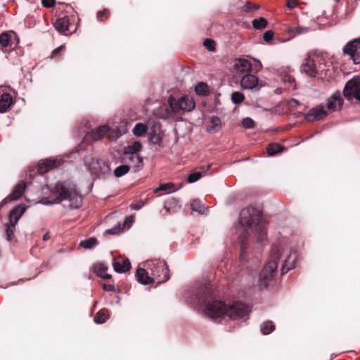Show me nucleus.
I'll return each mask as SVG.
<instances>
[{
    "instance_id": "nucleus-56",
    "label": "nucleus",
    "mask_w": 360,
    "mask_h": 360,
    "mask_svg": "<svg viewBox=\"0 0 360 360\" xmlns=\"http://www.w3.org/2000/svg\"><path fill=\"white\" fill-rule=\"evenodd\" d=\"M294 104H295V105H298V104H299V102H298L297 100H295V99H292V100L290 101V105H294Z\"/></svg>"
},
{
    "instance_id": "nucleus-18",
    "label": "nucleus",
    "mask_w": 360,
    "mask_h": 360,
    "mask_svg": "<svg viewBox=\"0 0 360 360\" xmlns=\"http://www.w3.org/2000/svg\"><path fill=\"white\" fill-rule=\"evenodd\" d=\"M13 104L14 101L10 94H2L0 96V113L6 112Z\"/></svg>"
},
{
    "instance_id": "nucleus-31",
    "label": "nucleus",
    "mask_w": 360,
    "mask_h": 360,
    "mask_svg": "<svg viewBox=\"0 0 360 360\" xmlns=\"http://www.w3.org/2000/svg\"><path fill=\"white\" fill-rule=\"evenodd\" d=\"M98 245V240L96 238L91 237L88 239L82 240L80 242V246L85 249H91L96 247Z\"/></svg>"
},
{
    "instance_id": "nucleus-53",
    "label": "nucleus",
    "mask_w": 360,
    "mask_h": 360,
    "mask_svg": "<svg viewBox=\"0 0 360 360\" xmlns=\"http://www.w3.org/2000/svg\"><path fill=\"white\" fill-rule=\"evenodd\" d=\"M106 232L110 234H115L117 231L116 228H113L106 230Z\"/></svg>"
},
{
    "instance_id": "nucleus-1",
    "label": "nucleus",
    "mask_w": 360,
    "mask_h": 360,
    "mask_svg": "<svg viewBox=\"0 0 360 360\" xmlns=\"http://www.w3.org/2000/svg\"><path fill=\"white\" fill-rule=\"evenodd\" d=\"M194 303L204 305L205 314L212 319L222 316L231 319H241L247 315L249 307L241 302H234L232 304L226 306L221 300H213L210 290L206 286H200L196 294L191 298Z\"/></svg>"
},
{
    "instance_id": "nucleus-3",
    "label": "nucleus",
    "mask_w": 360,
    "mask_h": 360,
    "mask_svg": "<svg viewBox=\"0 0 360 360\" xmlns=\"http://www.w3.org/2000/svg\"><path fill=\"white\" fill-rule=\"evenodd\" d=\"M282 258L284 259L281 267V274H284L296 266L298 254L295 250L285 249L282 246L273 247L269 260L259 274V279L261 288H266L268 286L269 281L274 276L278 267V262Z\"/></svg>"
},
{
    "instance_id": "nucleus-22",
    "label": "nucleus",
    "mask_w": 360,
    "mask_h": 360,
    "mask_svg": "<svg viewBox=\"0 0 360 360\" xmlns=\"http://www.w3.org/2000/svg\"><path fill=\"white\" fill-rule=\"evenodd\" d=\"M148 140L151 144L161 146L162 143V137L160 131H157L155 128L152 129L148 133Z\"/></svg>"
},
{
    "instance_id": "nucleus-27",
    "label": "nucleus",
    "mask_w": 360,
    "mask_h": 360,
    "mask_svg": "<svg viewBox=\"0 0 360 360\" xmlns=\"http://www.w3.org/2000/svg\"><path fill=\"white\" fill-rule=\"evenodd\" d=\"M56 30L60 32H64L68 30V19L65 17L57 19L54 23Z\"/></svg>"
},
{
    "instance_id": "nucleus-46",
    "label": "nucleus",
    "mask_w": 360,
    "mask_h": 360,
    "mask_svg": "<svg viewBox=\"0 0 360 360\" xmlns=\"http://www.w3.org/2000/svg\"><path fill=\"white\" fill-rule=\"evenodd\" d=\"M144 205V203L142 201H139V202H134V203H131L130 205V207L131 210H140L143 206Z\"/></svg>"
},
{
    "instance_id": "nucleus-39",
    "label": "nucleus",
    "mask_w": 360,
    "mask_h": 360,
    "mask_svg": "<svg viewBox=\"0 0 360 360\" xmlns=\"http://www.w3.org/2000/svg\"><path fill=\"white\" fill-rule=\"evenodd\" d=\"M267 25V21L264 18H260L259 19H255L252 21V26L254 28L257 30H260L264 28Z\"/></svg>"
},
{
    "instance_id": "nucleus-44",
    "label": "nucleus",
    "mask_w": 360,
    "mask_h": 360,
    "mask_svg": "<svg viewBox=\"0 0 360 360\" xmlns=\"http://www.w3.org/2000/svg\"><path fill=\"white\" fill-rule=\"evenodd\" d=\"M274 33L271 30L266 31L263 34V39L266 42H269L273 38Z\"/></svg>"
},
{
    "instance_id": "nucleus-8",
    "label": "nucleus",
    "mask_w": 360,
    "mask_h": 360,
    "mask_svg": "<svg viewBox=\"0 0 360 360\" xmlns=\"http://www.w3.org/2000/svg\"><path fill=\"white\" fill-rule=\"evenodd\" d=\"M26 211L25 205H18L13 208L9 214V222L6 224V239L10 241L14 233V229L22 215Z\"/></svg>"
},
{
    "instance_id": "nucleus-38",
    "label": "nucleus",
    "mask_w": 360,
    "mask_h": 360,
    "mask_svg": "<svg viewBox=\"0 0 360 360\" xmlns=\"http://www.w3.org/2000/svg\"><path fill=\"white\" fill-rule=\"evenodd\" d=\"M209 167H210V166H208L207 168V170L203 172H195L193 173L190 174L187 178L188 182V183H194V182L197 181L198 179H200V177L202 175H205L207 173Z\"/></svg>"
},
{
    "instance_id": "nucleus-12",
    "label": "nucleus",
    "mask_w": 360,
    "mask_h": 360,
    "mask_svg": "<svg viewBox=\"0 0 360 360\" xmlns=\"http://www.w3.org/2000/svg\"><path fill=\"white\" fill-rule=\"evenodd\" d=\"M327 115L323 105H317L310 109L306 114L304 118L308 122L319 121Z\"/></svg>"
},
{
    "instance_id": "nucleus-52",
    "label": "nucleus",
    "mask_w": 360,
    "mask_h": 360,
    "mask_svg": "<svg viewBox=\"0 0 360 360\" xmlns=\"http://www.w3.org/2000/svg\"><path fill=\"white\" fill-rule=\"evenodd\" d=\"M134 221V217L133 216H130V217H128L126 218L125 221H124V224H131Z\"/></svg>"
},
{
    "instance_id": "nucleus-17",
    "label": "nucleus",
    "mask_w": 360,
    "mask_h": 360,
    "mask_svg": "<svg viewBox=\"0 0 360 360\" xmlns=\"http://www.w3.org/2000/svg\"><path fill=\"white\" fill-rule=\"evenodd\" d=\"M234 70L240 73H249L252 70L250 60L246 58H236L233 62Z\"/></svg>"
},
{
    "instance_id": "nucleus-14",
    "label": "nucleus",
    "mask_w": 360,
    "mask_h": 360,
    "mask_svg": "<svg viewBox=\"0 0 360 360\" xmlns=\"http://www.w3.org/2000/svg\"><path fill=\"white\" fill-rule=\"evenodd\" d=\"M259 79L252 74H245L240 79V85L243 89L253 90L258 86Z\"/></svg>"
},
{
    "instance_id": "nucleus-30",
    "label": "nucleus",
    "mask_w": 360,
    "mask_h": 360,
    "mask_svg": "<svg viewBox=\"0 0 360 360\" xmlns=\"http://www.w3.org/2000/svg\"><path fill=\"white\" fill-rule=\"evenodd\" d=\"M95 273L104 279H108L111 276L107 273V267L103 264H98L94 266Z\"/></svg>"
},
{
    "instance_id": "nucleus-7",
    "label": "nucleus",
    "mask_w": 360,
    "mask_h": 360,
    "mask_svg": "<svg viewBox=\"0 0 360 360\" xmlns=\"http://www.w3.org/2000/svg\"><path fill=\"white\" fill-rule=\"evenodd\" d=\"M168 102L172 110L175 113L191 112L195 107L193 99L188 96H184L177 100L171 96Z\"/></svg>"
},
{
    "instance_id": "nucleus-26",
    "label": "nucleus",
    "mask_w": 360,
    "mask_h": 360,
    "mask_svg": "<svg viewBox=\"0 0 360 360\" xmlns=\"http://www.w3.org/2000/svg\"><path fill=\"white\" fill-rule=\"evenodd\" d=\"M179 208L178 201L175 198H170L165 202L164 210L166 214H170Z\"/></svg>"
},
{
    "instance_id": "nucleus-50",
    "label": "nucleus",
    "mask_w": 360,
    "mask_h": 360,
    "mask_svg": "<svg viewBox=\"0 0 360 360\" xmlns=\"http://www.w3.org/2000/svg\"><path fill=\"white\" fill-rule=\"evenodd\" d=\"M103 288L105 291H115V287L111 284H103Z\"/></svg>"
},
{
    "instance_id": "nucleus-11",
    "label": "nucleus",
    "mask_w": 360,
    "mask_h": 360,
    "mask_svg": "<svg viewBox=\"0 0 360 360\" xmlns=\"http://www.w3.org/2000/svg\"><path fill=\"white\" fill-rule=\"evenodd\" d=\"M141 144L139 141H135L131 145L124 148V154L127 156L126 158L136 163L137 166L143 162L142 158L138 154V152L141 150Z\"/></svg>"
},
{
    "instance_id": "nucleus-2",
    "label": "nucleus",
    "mask_w": 360,
    "mask_h": 360,
    "mask_svg": "<svg viewBox=\"0 0 360 360\" xmlns=\"http://www.w3.org/2000/svg\"><path fill=\"white\" fill-rule=\"evenodd\" d=\"M239 224L242 229L239 237L241 248L240 259L242 261H244L245 250L248 246L245 240L250 236V231L254 233L257 237V242L261 245L266 244V222L264 219L260 210L255 207L250 206L241 210Z\"/></svg>"
},
{
    "instance_id": "nucleus-33",
    "label": "nucleus",
    "mask_w": 360,
    "mask_h": 360,
    "mask_svg": "<svg viewBox=\"0 0 360 360\" xmlns=\"http://www.w3.org/2000/svg\"><path fill=\"white\" fill-rule=\"evenodd\" d=\"M274 329V325L273 322L270 321H265L260 326V330L264 335H268L271 333Z\"/></svg>"
},
{
    "instance_id": "nucleus-41",
    "label": "nucleus",
    "mask_w": 360,
    "mask_h": 360,
    "mask_svg": "<svg viewBox=\"0 0 360 360\" xmlns=\"http://www.w3.org/2000/svg\"><path fill=\"white\" fill-rule=\"evenodd\" d=\"M242 125L245 129H252L255 127V122L251 118L246 117L243 120Z\"/></svg>"
},
{
    "instance_id": "nucleus-16",
    "label": "nucleus",
    "mask_w": 360,
    "mask_h": 360,
    "mask_svg": "<svg viewBox=\"0 0 360 360\" xmlns=\"http://www.w3.org/2000/svg\"><path fill=\"white\" fill-rule=\"evenodd\" d=\"M25 187L26 185L25 182H20L15 186L12 193L1 202L0 205L2 206L3 205L6 204L8 201H12L20 198L24 192Z\"/></svg>"
},
{
    "instance_id": "nucleus-40",
    "label": "nucleus",
    "mask_w": 360,
    "mask_h": 360,
    "mask_svg": "<svg viewBox=\"0 0 360 360\" xmlns=\"http://www.w3.org/2000/svg\"><path fill=\"white\" fill-rule=\"evenodd\" d=\"M244 95L238 91H234L231 94V101L235 104H239L244 100Z\"/></svg>"
},
{
    "instance_id": "nucleus-37",
    "label": "nucleus",
    "mask_w": 360,
    "mask_h": 360,
    "mask_svg": "<svg viewBox=\"0 0 360 360\" xmlns=\"http://www.w3.org/2000/svg\"><path fill=\"white\" fill-rule=\"evenodd\" d=\"M268 155L272 156L282 150V146L278 143H271L268 146L267 148Z\"/></svg>"
},
{
    "instance_id": "nucleus-25",
    "label": "nucleus",
    "mask_w": 360,
    "mask_h": 360,
    "mask_svg": "<svg viewBox=\"0 0 360 360\" xmlns=\"http://www.w3.org/2000/svg\"><path fill=\"white\" fill-rule=\"evenodd\" d=\"M177 188L173 183H166L160 184L158 188H155L153 192L158 193L159 192H164L165 193H169L176 191Z\"/></svg>"
},
{
    "instance_id": "nucleus-10",
    "label": "nucleus",
    "mask_w": 360,
    "mask_h": 360,
    "mask_svg": "<svg viewBox=\"0 0 360 360\" xmlns=\"http://www.w3.org/2000/svg\"><path fill=\"white\" fill-rule=\"evenodd\" d=\"M343 94L348 99L355 98L360 101V77H354L346 83Z\"/></svg>"
},
{
    "instance_id": "nucleus-24",
    "label": "nucleus",
    "mask_w": 360,
    "mask_h": 360,
    "mask_svg": "<svg viewBox=\"0 0 360 360\" xmlns=\"http://www.w3.org/2000/svg\"><path fill=\"white\" fill-rule=\"evenodd\" d=\"M211 125L207 128V131L210 134L217 133L221 127V122L219 117L213 116L211 118Z\"/></svg>"
},
{
    "instance_id": "nucleus-49",
    "label": "nucleus",
    "mask_w": 360,
    "mask_h": 360,
    "mask_svg": "<svg viewBox=\"0 0 360 360\" xmlns=\"http://www.w3.org/2000/svg\"><path fill=\"white\" fill-rule=\"evenodd\" d=\"M65 50V46H60L59 47L55 49L53 51H52V57H53L54 56H56V54H58L59 52L60 51H63Z\"/></svg>"
},
{
    "instance_id": "nucleus-60",
    "label": "nucleus",
    "mask_w": 360,
    "mask_h": 360,
    "mask_svg": "<svg viewBox=\"0 0 360 360\" xmlns=\"http://www.w3.org/2000/svg\"><path fill=\"white\" fill-rule=\"evenodd\" d=\"M164 193H165L164 192L162 193H160V195H164Z\"/></svg>"
},
{
    "instance_id": "nucleus-23",
    "label": "nucleus",
    "mask_w": 360,
    "mask_h": 360,
    "mask_svg": "<svg viewBox=\"0 0 360 360\" xmlns=\"http://www.w3.org/2000/svg\"><path fill=\"white\" fill-rule=\"evenodd\" d=\"M108 131V127L106 125L101 126L90 133V136L94 141H98L103 137H106V132Z\"/></svg>"
},
{
    "instance_id": "nucleus-28",
    "label": "nucleus",
    "mask_w": 360,
    "mask_h": 360,
    "mask_svg": "<svg viewBox=\"0 0 360 360\" xmlns=\"http://www.w3.org/2000/svg\"><path fill=\"white\" fill-rule=\"evenodd\" d=\"M108 311L105 309H103L97 312V314L94 318V321L97 324H101L105 323V321L108 319Z\"/></svg>"
},
{
    "instance_id": "nucleus-6",
    "label": "nucleus",
    "mask_w": 360,
    "mask_h": 360,
    "mask_svg": "<svg viewBox=\"0 0 360 360\" xmlns=\"http://www.w3.org/2000/svg\"><path fill=\"white\" fill-rule=\"evenodd\" d=\"M326 64L318 58L308 57L302 65V71L309 77H315L326 75Z\"/></svg>"
},
{
    "instance_id": "nucleus-54",
    "label": "nucleus",
    "mask_w": 360,
    "mask_h": 360,
    "mask_svg": "<svg viewBox=\"0 0 360 360\" xmlns=\"http://www.w3.org/2000/svg\"><path fill=\"white\" fill-rule=\"evenodd\" d=\"M49 238H50V236H49V233H45L43 236L44 240H48Z\"/></svg>"
},
{
    "instance_id": "nucleus-32",
    "label": "nucleus",
    "mask_w": 360,
    "mask_h": 360,
    "mask_svg": "<svg viewBox=\"0 0 360 360\" xmlns=\"http://www.w3.org/2000/svg\"><path fill=\"white\" fill-rule=\"evenodd\" d=\"M122 136L121 131L118 129H111L108 127L106 138L110 141H115Z\"/></svg>"
},
{
    "instance_id": "nucleus-21",
    "label": "nucleus",
    "mask_w": 360,
    "mask_h": 360,
    "mask_svg": "<svg viewBox=\"0 0 360 360\" xmlns=\"http://www.w3.org/2000/svg\"><path fill=\"white\" fill-rule=\"evenodd\" d=\"M360 49V37L349 41L344 47L343 51L345 54H352Z\"/></svg>"
},
{
    "instance_id": "nucleus-57",
    "label": "nucleus",
    "mask_w": 360,
    "mask_h": 360,
    "mask_svg": "<svg viewBox=\"0 0 360 360\" xmlns=\"http://www.w3.org/2000/svg\"><path fill=\"white\" fill-rule=\"evenodd\" d=\"M244 10H245V11H250V10H251V8H250V7L248 5H245V6H244Z\"/></svg>"
},
{
    "instance_id": "nucleus-20",
    "label": "nucleus",
    "mask_w": 360,
    "mask_h": 360,
    "mask_svg": "<svg viewBox=\"0 0 360 360\" xmlns=\"http://www.w3.org/2000/svg\"><path fill=\"white\" fill-rule=\"evenodd\" d=\"M14 34L13 32H4L0 34V46L2 49L12 46V38Z\"/></svg>"
},
{
    "instance_id": "nucleus-35",
    "label": "nucleus",
    "mask_w": 360,
    "mask_h": 360,
    "mask_svg": "<svg viewBox=\"0 0 360 360\" xmlns=\"http://www.w3.org/2000/svg\"><path fill=\"white\" fill-rule=\"evenodd\" d=\"M147 127L142 123H137L133 129V134L136 136H141L146 134Z\"/></svg>"
},
{
    "instance_id": "nucleus-45",
    "label": "nucleus",
    "mask_w": 360,
    "mask_h": 360,
    "mask_svg": "<svg viewBox=\"0 0 360 360\" xmlns=\"http://www.w3.org/2000/svg\"><path fill=\"white\" fill-rule=\"evenodd\" d=\"M351 58L356 64H360V52L353 53L352 54H349Z\"/></svg>"
},
{
    "instance_id": "nucleus-58",
    "label": "nucleus",
    "mask_w": 360,
    "mask_h": 360,
    "mask_svg": "<svg viewBox=\"0 0 360 360\" xmlns=\"http://www.w3.org/2000/svg\"><path fill=\"white\" fill-rule=\"evenodd\" d=\"M257 63L258 68L260 69L262 68V63H260V61H257Z\"/></svg>"
},
{
    "instance_id": "nucleus-13",
    "label": "nucleus",
    "mask_w": 360,
    "mask_h": 360,
    "mask_svg": "<svg viewBox=\"0 0 360 360\" xmlns=\"http://www.w3.org/2000/svg\"><path fill=\"white\" fill-rule=\"evenodd\" d=\"M63 161L61 159L57 158H49L43 160L41 162H39L38 165V171L41 174L46 173L49 172L50 169L57 167L59 165H62Z\"/></svg>"
},
{
    "instance_id": "nucleus-9",
    "label": "nucleus",
    "mask_w": 360,
    "mask_h": 360,
    "mask_svg": "<svg viewBox=\"0 0 360 360\" xmlns=\"http://www.w3.org/2000/svg\"><path fill=\"white\" fill-rule=\"evenodd\" d=\"M87 164L89 172L95 177H101L110 173V166L103 160L93 158Z\"/></svg>"
},
{
    "instance_id": "nucleus-55",
    "label": "nucleus",
    "mask_w": 360,
    "mask_h": 360,
    "mask_svg": "<svg viewBox=\"0 0 360 360\" xmlns=\"http://www.w3.org/2000/svg\"><path fill=\"white\" fill-rule=\"evenodd\" d=\"M308 30V28H302V27L301 28V27H298V28L297 29V33H302V32H303L304 30Z\"/></svg>"
},
{
    "instance_id": "nucleus-4",
    "label": "nucleus",
    "mask_w": 360,
    "mask_h": 360,
    "mask_svg": "<svg viewBox=\"0 0 360 360\" xmlns=\"http://www.w3.org/2000/svg\"><path fill=\"white\" fill-rule=\"evenodd\" d=\"M148 271L142 268L136 270L137 281L143 285L150 284L153 282L162 283L169 278V268L165 261L154 259L148 262Z\"/></svg>"
},
{
    "instance_id": "nucleus-47",
    "label": "nucleus",
    "mask_w": 360,
    "mask_h": 360,
    "mask_svg": "<svg viewBox=\"0 0 360 360\" xmlns=\"http://www.w3.org/2000/svg\"><path fill=\"white\" fill-rule=\"evenodd\" d=\"M41 4L46 8H51L55 4V0H41Z\"/></svg>"
},
{
    "instance_id": "nucleus-15",
    "label": "nucleus",
    "mask_w": 360,
    "mask_h": 360,
    "mask_svg": "<svg viewBox=\"0 0 360 360\" xmlns=\"http://www.w3.org/2000/svg\"><path fill=\"white\" fill-rule=\"evenodd\" d=\"M112 266L116 272L124 273L130 269L131 263L129 259L120 256L113 259Z\"/></svg>"
},
{
    "instance_id": "nucleus-48",
    "label": "nucleus",
    "mask_w": 360,
    "mask_h": 360,
    "mask_svg": "<svg viewBox=\"0 0 360 360\" xmlns=\"http://www.w3.org/2000/svg\"><path fill=\"white\" fill-rule=\"evenodd\" d=\"M297 4V0H288L287 2V7L290 9H293Z\"/></svg>"
},
{
    "instance_id": "nucleus-5",
    "label": "nucleus",
    "mask_w": 360,
    "mask_h": 360,
    "mask_svg": "<svg viewBox=\"0 0 360 360\" xmlns=\"http://www.w3.org/2000/svg\"><path fill=\"white\" fill-rule=\"evenodd\" d=\"M54 193L57 198L53 201L48 200L44 204H56L63 200H68L69 202L68 206L72 209H78L82 205V197L77 190L76 185L72 181L58 182L54 188Z\"/></svg>"
},
{
    "instance_id": "nucleus-19",
    "label": "nucleus",
    "mask_w": 360,
    "mask_h": 360,
    "mask_svg": "<svg viewBox=\"0 0 360 360\" xmlns=\"http://www.w3.org/2000/svg\"><path fill=\"white\" fill-rule=\"evenodd\" d=\"M343 103V100L340 94H333L327 101L326 107L329 110H336L340 109Z\"/></svg>"
},
{
    "instance_id": "nucleus-51",
    "label": "nucleus",
    "mask_w": 360,
    "mask_h": 360,
    "mask_svg": "<svg viewBox=\"0 0 360 360\" xmlns=\"http://www.w3.org/2000/svg\"><path fill=\"white\" fill-rule=\"evenodd\" d=\"M108 11L107 9L98 11L97 13V18L101 20L102 17L108 13Z\"/></svg>"
},
{
    "instance_id": "nucleus-36",
    "label": "nucleus",
    "mask_w": 360,
    "mask_h": 360,
    "mask_svg": "<svg viewBox=\"0 0 360 360\" xmlns=\"http://www.w3.org/2000/svg\"><path fill=\"white\" fill-rule=\"evenodd\" d=\"M195 93L198 95L205 96L209 93L207 85L204 82L198 83L195 88Z\"/></svg>"
},
{
    "instance_id": "nucleus-43",
    "label": "nucleus",
    "mask_w": 360,
    "mask_h": 360,
    "mask_svg": "<svg viewBox=\"0 0 360 360\" xmlns=\"http://www.w3.org/2000/svg\"><path fill=\"white\" fill-rule=\"evenodd\" d=\"M283 81L292 85L295 83V78L290 75L285 74L283 77Z\"/></svg>"
},
{
    "instance_id": "nucleus-59",
    "label": "nucleus",
    "mask_w": 360,
    "mask_h": 360,
    "mask_svg": "<svg viewBox=\"0 0 360 360\" xmlns=\"http://www.w3.org/2000/svg\"><path fill=\"white\" fill-rule=\"evenodd\" d=\"M164 193H165L164 192L162 193H160V195H164Z\"/></svg>"
},
{
    "instance_id": "nucleus-29",
    "label": "nucleus",
    "mask_w": 360,
    "mask_h": 360,
    "mask_svg": "<svg viewBox=\"0 0 360 360\" xmlns=\"http://www.w3.org/2000/svg\"><path fill=\"white\" fill-rule=\"evenodd\" d=\"M191 207L193 211L201 214H205L207 211V208L199 200H193L191 203Z\"/></svg>"
},
{
    "instance_id": "nucleus-42",
    "label": "nucleus",
    "mask_w": 360,
    "mask_h": 360,
    "mask_svg": "<svg viewBox=\"0 0 360 360\" xmlns=\"http://www.w3.org/2000/svg\"><path fill=\"white\" fill-rule=\"evenodd\" d=\"M204 46L209 51H213L215 49V43L212 39H206L203 43Z\"/></svg>"
},
{
    "instance_id": "nucleus-34",
    "label": "nucleus",
    "mask_w": 360,
    "mask_h": 360,
    "mask_svg": "<svg viewBox=\"0 0 360 360\" xmlns=\"http://www.w3.org/2000/svg\"><path fill=\"white\" fill-rule=\"evenodd\" d=\"M130 170V167L127 165H120L114 170V175L119 178L127 174Z\"/></svg>"
}]
</instances>
